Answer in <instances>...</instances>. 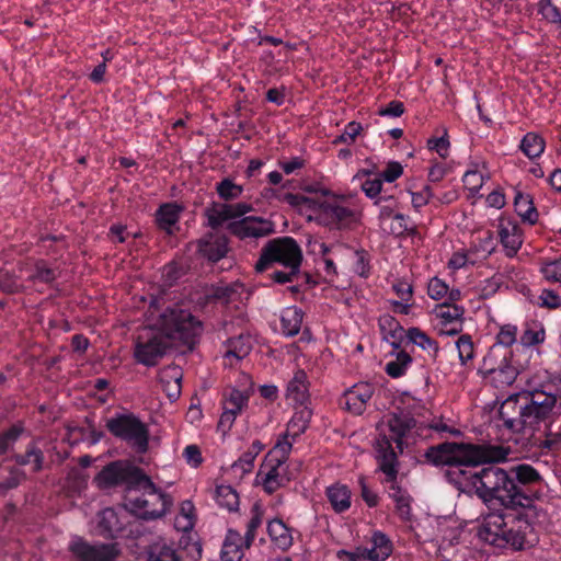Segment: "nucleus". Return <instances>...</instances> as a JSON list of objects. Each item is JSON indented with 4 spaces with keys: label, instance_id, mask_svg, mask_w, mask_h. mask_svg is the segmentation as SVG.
Listing matches in <instances>:
<instances>
[{
    "label": "nucleus",
    "instance_id": "32",
    "mask_svg": "<svg viewBox=\"0 0 561 561\" xmlns=\"http://www.w3.org/2000/svg\"><path fill=\"white\" fill-rule=\"evenodd\" d=\"M515 210L518 216L530 225L537 222L538 211L533 204V199L529 195H523L522 193H517L514 201Z\"/></svg>",
    "mask_w": 561,
    "mask_h": 561
},
{
    "label": "nucleus",
    "instance_id": "33",
    "mask_svg": "<svg viewBox=\"0 0 561 561\" xmlns=\"http://www.w3.org/2000/svg\"><path fill=\"white\" fill-rule=\"evenodd\" d=\"M523 153L529 159L540 157L546 148L545 139L536 133H527L519 146Z\"/></svg>",
    "mask_w": 561,
    "mask_h": 561
},
{
    "label": "nucleus",
    "instance_id": "60",
    "mask_svg": "<svg viewBox=\"0 0 561 561\" xmlns=\"http://www.w3.org/2000/svg\"><path fill=\"white\" fill-rule=\"evenodd\" d=\"M382 188V180L380 178L368 179L362 184V190L369 198H376Z\"/></svg>",
    "mask_w": 561,
    "mask_h": 561
},
{
    "label": "nucleus",
    "instance_id": "53",
    "mask_svg": "<svg viewBox=\"0 0 561 561\" xmlns=\"http://www.w3.org/2000/svg\"><path fill=\"white\" fill-rule=\"evenodd\" d=\"M545 330L543 329H533L527 328L520 335V343L524 346H534L545 341Z\"/></svg>",
    "mask_w": 561,
    "mask_h": 561
},
{
    "label": "nucleus",
    "instance_id": "46",
    "mask_svg": "<svg viewBox=\"0 0 561 561\" xmlns=\"http://www.w3.org/2000/svg\"><path fill=\"white\" fill-rule=\"evenodd\" d=\"M56 278V271L47 267L43 261H38L35 264L34 274H32L28 279L32 282L39 280L42 283L49 284Z\"/></svg>",
    "mask_w": 561,
    "mask_h": 561
},
{
    "label": "nucleus",
    "instance_id": "34",
    "mask_svg": "<svg viewBox=\"0 0 561 561\" xmlns=\"http://www.w3.org/2000/svg\"><path fill=\"white\" fill-rule=\"evenodd\" d=\"M13 459L20 466H25V465L33 462V465H34L33 471L39 472L44 467L45 458H44V453L42 451V449L38 448L35 443H31L27 446L25 454L15 455L13 457Z\"/></svg>",
    "mask_w": 561,
    "mask_h": 561
},
{
    "label": "nucleus",
    "instance_id": "5",
    "mask_svg": "<svg viewBox=\"0 0 561 561\" xmlns=\"http://www.w3.org/2000/svg\"><path fill=\"white\" fill-rule=\"evenodd\" d=\"M511 450L502 445L491 444H463L445 442L431 446L424 453L427 463L436 467H455L450 472H458L461 467L470 469L483 462H500L506 460Z\"/></svg>",
    "mask_w": 561,
    "mask_h": 561
},
{
    "label": "nucleus",
    "instance_id": "4",
    "mask_svg": "<svg viewBox=\"0 0 561 561\" xmlns=\"http://www.w3.org/2000/svg\"><path fill=\"white\" fill-rule=\"evenodd\" d=\"M416 424L408 413L392 414L388 422V433L381 432L376 439L377 460L379 470L386 476L385 482L390 483L389 496L396 502L399 516L408 520L411 515V499L397 483L398 455L392 447L394 443L400 453L403 449V438Z\"/></svg>",
    "mask_w": 561,
    "mask_h": 561
},
{
    "label": "nucleus",
    "instance_id": "55",
    "mask_svg": "<svg viewBox=\"0 0 561 561\" xmlns=\"http://www.w3.org/2000/svg\"><path fill=\"white\" fill-rule=\"evenodd\" d=\"M428 296L435 300H439L448 293V286L439 278L434 277L427 286Z\"/></svg>",
    "mask_w": 561,
    "mask_h": 561
},
{
    "label": "nucleus",
    "instance_id": "23",
    "mask_svg": "<svg viewBox=\"0 0 561 561\" xmlns=\"http://www.w3.org/2000/svg\"><path fill=\"white\" fill-rule=\"evenodd\" d=\"M244 540L237 530H228L221 550L222 561H241L243 558Z\"/></svg>",
    "mask_w": 561,
    "mask_h": 561
},
{
    "label": "nucleus",
    "instance_id": "15",
    "mask_svg": "<svg viewBox=\"0 0 561 561\" xmlns=\"http://www.w3.org/2000/svg\"><path fill=\"white\" fill-rule=\"evenodd\" d=\"M286 462L279 461V459H275L274 461H268L265 458L261 469L259 471V476H264L262 479V484L264 490L272 494L280 486H284L289 478L287 477V467Z\"/></svg>",
    "mask_w": 561,
    "mask_h": 561
},
{
    "label": "nucleus",
    "instance_id": "11",
    "mask_svg": "<svg viewBox=\"0 0 561 561\" xmlns=\"http://www.w3.org/2000/svg\"><path fill=\"white\" fill-rule=\"evenodd\" d=\"M510 355V350L492 346L484 357V367L496 387L512 385L519 374L518 369L508 363Z\"/></svg>",
    "mask_w": 561,
    "mask_h": 561
},
{
    "label": "nucleus",
    "instance_id": "57",
    "mask_svg": "<svg viewBox=\"0 0 561 561\" xmlns=\"http://www.w3.org/2000/svg\"><path fill=\"white\" fill-rule=\"evenodd\" d=\"M403 173L402 165L397 161H391L387 164L386 169L380 173L379 178L386 182H393Z\"/></svg>",
    "mask_w": 561,
    "mask_h": 561
},
{
    "label": "nucleus",
    "instance_id": "41",
    "mask_svg": "<svg viewBox=\"0 0 561 561\" xmlns=\"http://www.w3.org/2000/svg\"><path fill=\"white\" fill-rule=\"evenodd\" d=\"M249 397L240 390L232 389L229 396L225 399L224 410L232 411V414L238 415L248 404Z\"/></svg>",
    "mask_w": 561,
    "mask_h": 561
},
{
    "label": "nucleus",
    "instance_id": "20",
    "mask_svg": "<svg viewBox=\"0 0 561 561\" xmlns=\"http://www.w3.org/2000/svg\"><path fill=\"white\" fill-rule=\"evenodd\" d=\"M286 396L298 407H307L309 401V381L305 370L298 369L289 380L286 389Z\"/></svg>",
    "mask_w": 561,
    "mask_h": 561
},
{
    "label": "nucleus",
    "instance_id": "8",
    "mask_svg": "<svg viewBox=\"0 0 561 561\" xmlns=\"http://www.w3.org/2000/svg\"><path fill=\"white\" fill-rule=\"evenodd\" d=\"M147 561H201L202 541L197 535H182L178 543L158 538L146 547Z\"/></svg>",
    "mask_w": 561,
    "mask_h": 561
},
{
    "label": "nucleus",
    "instance_id": "59",
    "mask_svg": "<svg viewBox=\"0 0 561 561\" xmlns=\"http://www.w3.org/2000/svg\"><path fill=\"white\" fill-rule=\"evenodd\" d=\"M359 485H360V494L365 503L369 507H375L378 505L379 496L376 492H374L366 483L365 478H359Z\"/></svg>",
    "mask_w": 561,
    "mask_h": 561
},
{
    "label": "nucleus",
    "instance_id": "61",
    "mask_svg": "<svg viewBox=\"0 0 561 561\" xmlns=\"http://www.w3.org/2000/svg\"><path fill=\"white\" fill-rule=\"evenodd\" d=\"M131 233L127 231V227L124 225H113L110 228V232L107 233V239H111L114 242L123 243L125 242Z\"/></svg>",
    "mask_w": 561,
    "mask_h": 561
},
{
    "label": "nucleus",
    "instance_id": "35",
    "mask_svg": "<svg viewBox=\"0 0 561 561\" xmlns=\"http://www.w3.org/2000/svg\"><path fill=\"white\" fill-rule=\"evenodd\" d=\"M263 515L264 511L262 505L260 503H254L251 508V518L247 525V531L244 536V546L247 549L251 547L255 538V531L263 523Z\"/></svg>",
    "mask_w": 561,
    "mask_h": 561
},
{
    "label": "nucleus",
    "instance_id": "17",
    "mask_svg": "<svg viewBox=\"0 0 561 561\" xmlns=\"http://www.w3.org/2000/svg\"><path fill=\"white\" fill-rule=\"evenodd\" d=\"M499 236L507 256H514L522 247V230L518 225L510 218L499 219Z\"/></svg>",
    "mask_w": 561,
    "mask_h": 561
},
{
    "label": "nucleus",
    "instance_id": "42",
    "mask_svg": "<svg viewBox=\"0 0 561 561\" xmlns=\"http://www.w3.org/2000/svg\"><path fill=\"white\" fill-rule=\"evenodd\" d=\"M290 434L285 433L282 439H278L276 445L267 453L266 459L274 461L279 459L282 462H286L291 450V442L288 440Z\"/></svg>",
    "mask_w": 561,
    "mask_h": 561
},
{
    "label": "nucleus",
    "instance_id": "10",
    "mask_svg": "<svg viewBox=\"0 0 561 561\" xmlns=\"http://www.w3.org/2000/svg\"><path fill=\"white\" fill-rule=\"evenodd\" d=\"M302 252L299 244L290 237H282L270 240L261 250L255 263L256 272L266 271L271 264L279 263L283 266H300Z\"/></svg>",
    "mask_w": 561,
    "mask_h": 561
},
{
    "label": "nucleus",
    "instance_id": "62",
    "mask_svg": "<svg viewBox=\"0 0 561 561\" xmlns=\"http://www.w3.org/2000/svg\"><path fill=\"white\" fill-rule=\"evenodd\" d=\"M482 182V175L479 174L477 171H467L463 175V183L473 193H477L481 188Z\"/></svg>",
    "mask_w": 561,
    "mask_h": 561
},
{
    "label": "nucleus",
    "instance_id": "9",
    "mask_svg": "<svg viewBox=\"0 0 561 561\" xmlns=\"http://www.w3.org/2000/svg\"><path fill=\"white\" fill-rule=\"evenodd\" d=\"M107 431L127 443L137 454L148 451L150 432L136 414L128 411L117 413L107 420Z\"/></svg>",
    "mask_w": 561,
    "mask_h": 561
},
{
    "label": "nucleus",
    "instance_id": "28",
    "mask_svg": "<svg viewBox=\"0 0 561 561\" xmlns=\"http://www.w3.org/2000/svg\"><path fill=\"white\" fill-rule=\"evenodd\" d=\"M304 313L297 307H288L283 310L280 316L282 331L287 336H294L299 333L302 324Z\"/></svg>",
    "mask_w": 561,
    "mask_h": 561
},
{
    "label": "nucleus",
    "instance_id": "14",
    "mask_svg": "<svg viewBox=\"0 0 561 561\" xmlns=\"http://www.w3.org/2000/svg\"><path fill=\"white\" fill-rule=\"evenodd\" d=\"M227 228L239 239H259L267 237L274 232V225L272 221L253 216L231 221L228 224Z\"/></svg>",
    "mask_w": 561,
    "mask_h": 561
},
{
    "label": "nucleus",
    "instance_id": "3",
    "mask_svg": "<svg viewBox=\"0 0 561 561\" xmlns=\"http://www.w3.org/2000/svg\"><path fill=\"white\" fill-rule=\"evenodd\" d=\"M159 327L158 332L146 330L147 340L142 341L144 336L139 335L136 344V360L148 367L156 366L159 358L178 341L188 346L194 345L203 331L202 322L182 309L168 308L160 316Z\"/></svg>",
    "mask_w": 561,
    "mask_h": 561
},
{
    "label": "nucleus",
    "instance_id": "24",
    "mask_svg": "<svg viewBox=\"0 0 561 561\" xmlns=\"http://www.w3.org/2000/svg\"><path fill=\"white\" fill-rule=\"evenodd\" d=\"M181 211L182 207L175 203L161 205L156 211V222L158 227L171 234L172 227L179 221Z\"/></svg>",
    "mask_w": 561,
    "mask_h": 561
},
{
    "label": "nucleus",
    "instance_id": "64",
    "mask_svg": "<svg viewBox=\"0 0 561 561\" xmlns=\"http://www.w3.org/2000/svg\"><path fill=\"white\" fill-rule=\"evenodd\" d=\"M539 447L548 450H558L561 448V433H547L546 439L539 444Z\"/></svg>",
    "mask_w": 561,
    "mask_h": 561
},
{
    "label": "nucleus",
    "instance_id": "54",
    "mask_svg": "<svg viewBox=\"0 0 561 561\" xmlns=\"http://www.w3.org/2000/svg\"><path fill=\"white\" fill-rule=\"evenodd\" d=\"M25 478L26 476L22 470L12 468L10 476L0 483V494H4L7 491L16 488Z\"/></svg>",
    "mask_w": 561,
    "mask_h": 561
},
{
    "label": "nucleus",
    "instance_id": "7",
    "mask_svg": "<svg viewBox=\"0 0 561 561\" xmlns=\"http://www.w3.org/2000/svg\"><path fill=\"white\" fill-rule=\"evenodd\" d=\"M558 397H561V389H556L553 383L537 385L533 380L528 381L527 388L522 391V399L526 407L529 436L534 435L540 423L551 421L561 410V407H556Z\"/></svg>",
    "mask_w": 561,
    "mask_h": 561
},
{
    "label": "nucleus",
    "instance_id": "30",
    "mask_svg": "<svg viewBox=\"0 0 561 561\" xmlns=\"http://www.w3.org/2000/svg\"><path fill=\"white\" fill-rule=\"evenodd\" d=\"M208 226L213 229L219 228L224 222L232 219L229 204L213 203L205 209Z\"/></svg>",
    "mask_w": 561,
    "mask_h": 561
},
{
    "label": "nucleus",
    "instance_id": "1",
    "mask_svg": "<svg viewBox=\"0 0 561 561\" xmlns=\"http://www.w3.org/2000/svg\"><path fill=\"white\" fill-rule=\"evenodd\" d=\"M106 472L107 485H126L125 507L145 520L164 516L173 504L170 494L160 490L141 468L128 460L107 463Z\"/></svg>",
    "mask_w": 561,
    "mask_h": 561
},
{
    "label": "nucleus",
    "instance_id": "47",
    "mask_svg": "<svg viewBox=\"0 0 561 561\" xmlns=\"http://www.w3.org/2000/svg\"><path fill=\"white\" fill-rule=\"evenodd\" d=\"M23 432L20 425H12L8 431L0 434V455L5 454L10 447L19 439Z\"/></svg>",
    "mask_w": 561,
    "mask_h": 561
},
{
    "label": "nucleus",
    "instance_id": "37",
    "mask_svg": "<svg viewBox=\"0 0 561 561\" xmlns=\"http://www.w3.org/2000/svg\"><path fill=\"white\" fill-rule=\"evenodd\" d=\"M216 501L219 506L230 512L237 511L239 506V495L230 485L217 486Z\"/></svg>",
    "mask_w": 561,
    "mask_h": 561
},
{
    "label": "nucleus",
    "instance_id": "45",
    "mask_svg": "<svg viewBox=\"0 0 561 561\" xmlns=\"http://www.w3.org/2000/svg\"><path fill=\"white\" fill-rule=\"evenodd\" d=\"M23 289L24 287L18 283V277L13 273L0 268V290L5 294H18Z\"/></svg>",
    "mask_w": 561,
    "mask_h": 561
},
{
    "label": "nucleus",
    "instance_id": "44",
    "mask_svg": "<svg viewBox=\"0 0 561 561\" xmlns=\"http://www.w3.org/2000/svg\"><path fill=\"white\" fill-rule=\"evenodd\" d=\"M517 337V328L512 324H504L501 327L497 335L496 343L493 346H500L502 348L508 350L516 342Z\"/></svg>",
    "mask_w": 561,
    "mask_h": 561
},
{
    "label": "nucleus",
    "instance_id": "31",
    "mask_svg": "<svg viewBox=\"0 0 561 561\" xmlns=\"http://www.w3.org/2000/svg\"><path fill=\"white\" fill-rule=\"evenodd\" d=\"M252 350V340L250 335L240 334L237 337H232L228 341L226 357H234L240 360L249 355Z\"/></svg>",
    "mask_w": 561,
    "mask_h": 561
},
{
    "label": "nucleus",
    "instance_id": "52",
    "mask_svg": "<svg viewBox=\"0 0 561 561\" xmlns=\"http://www.w3.org/2000/svg\"><path fill=\"white\" fill-rule=\"evenodd\" d=\"M449 140L447 129L444 128L443 135L438 138H431L427 140V147L431 150H435L439 157L446 158L448 156Z\"/></svg>",
    "mask_w": 561,
    "mask_h": 561
},
{
    "label": "nucleus",
    "instance_id": "25",
    "mask_svg": "<svg viewBox=\"0 0 561 561\" xmlns=\"http://www.w3.org/2000/svg\"><path fill=\"white\" fill-rule=\"evenodd\" d=\"M267 533L271 540L282 550H288L293 546V536L289 528L282 519H273L267 524Z\"/></svg>",
    "mask_w": 561,
    "mask_h": 561
},
{
    "label": "nucleus",
    "instance_id": "36",
    "mask_svg": "<svg viewBox=\"0 0 561 561\" xmlns=\"http://www.w3.org/2000/svg\"><path fill=\"white\" fill-rule=\"evenodd\" d=\"M463 313V307L455 304L444 302L436 308V316L442 320L445 327H448L449 323L462 320Z\"/></svg>",
    "mask_w": 561,
    "mask_h": 561
},
{
    "label": "nucleus",
    "instance_id": "40",
    "mask_svg": "<svg viewBox=\"0 0 561 561\" xmlns=\"http://www.w3.org/2000/svg\"><path fill=\"white\" fill-rule=\"evenodd\" d=\"M216 191L220 198L225 201H232L241 196L243 188L232 180L225 178L217 183Z\"/></svg>",
    "mask_w": 561,
    "mask_h": 561
},
{
    "label": "nucleus",
    "instance_id": "2",
    "mask_svg": "<svg viewBox=\"0 0 561 561\" xmlns=\"http://www.w3.org/2000/svg\"><path fill=\"white\" fill-rule=\"evenodd\" d=\"M460 490L471 488L476 495L484 504H499L505 510L517 511L519 508H531L533 501L543 497V492L536 489L534 492L520 491L510 471L497 466L484 467L480 470H458Z\"/></svg>",
    "mask_w": 561,
    "mask_h": 561
},
{
    "label": "nucleus",
    "instance_id": "43",
    "mask_svg": "<svg viewBox=\"0 0 561 561\" xmlns=\"http://www.w3.org/2000/svg\"><path fill=\"white\" fill-rule=\"evenodd\" d=\"M458 356L462 365L471 363L474 358V345L469 334H462L456 342Z\"/></svg>",
    "mask_w": 561,
    "mask_h": 561
},
{
    "label": "nucleus",
    "instance_id": "27",
    "mask_svg": "<svg viewBox=\"0 0 561 561\" xmlns=\"http://www.w3.org/2000/svg\"><path fill=\"white\" fill-rule=\"evenodd\" d=\"M327 496L336 513H342L351 506V491L346 485L336 483L329 486Z\"/></svg>",
    "mask_w": 561,
    "mask_h": 561
},
{
    "label": "nucleus",
    "instance_id": "16",
    "mask_svg": "<svg viewBox=\"0 0 561 561\" xmlns=\"http://www.w3.org/2000/svg\"><path fill=\"white\" fill-rule=\"evenodd\" d=\"M374 386L368 382H362L346 390L343 396L346 410L353 414L360 415L366 410L367 402L374 394Z\"/></svg>",
    "mask_w": 561,
    "mask_h": 561
},
{
    "label": "nucleus",
    "instance_id": "49",
    "mask_svg": "<svg viewBox=\"0 0 561 561\" xmlns=\"http://www.w3.org/2000/svg\"><path fill=\"white\" fill-rule=\"evenodd\" d=\"M182 375L176 368H169L165 369L162 375L160 374V381L162 383L165 382L167 378H170L173 380V383L171 385L170 389H167L168 397L170 399H175L180 394V381H181Z\"/></svg>",
    "mask_w": 561,
    "mask_h": 561
},
{
    "label": "nucleus",
    "instance_id": "50",
    "mask_svg": "<svg viewBox=\"0 0 561 561\" xmlns=\"http://www.w3.org/2000/svg\"><path fill=\"white\" fill-rule=\"evenodd\" d=\"M255 457L249 453L248 450L244 451L238 460H236L231 465V470L236 473H240V477H243L245 473H249L252 471L254 466Z\"/></svg>",
    "mask_w": 561,
    "mask_h": 561
},
{
    "label": "nucleus",
    "instance_id": "22",
    "mask_svg": "<svg viewBox=\"0 0 561 561\" xmlns=\"http://www.w3.org/2000/svg\"><path fill=\"white\" fill-rule=\"evenodd\" d=\"M371 543V548H364L366 560L386 561L392 553V542L381 531H375L373 534Z\"/></svg>",
    "mask_w": 561,
    "mask_h": 561
},
{
    "label": "nucleus",
    "instance_id": "12",
    "mask_svg": "<svg viewBox=\"0 0 561 561\" xmlns=\"http://www.w3.org/2000/svg\"><path fill=\"white\" fill-rule=\"evenodd\" d=\"M522 391L511 394L506 398L500 409L499 417L503 422V426L513 433L529 435L528 419L525 412V404L522 403Z\"/></svg>",
    "mask_w": 561,
    "mask_h": 561
},
{
    "label": "nucleus",
    "instance_id": "19",
    "mask_svg": "<svg viewBox=\"0 0 561 561\" xmlns=\"http://www.w3.org/2000/svg\"><path fill=\"white\" fill-rule=\"evenodd\" d=\"M512 480L520 491L534 492L530 488L537 486L543 482L540 472L528 463H518L510 468Z\"/></svg>",
    "mask_w": 561,
    "mask_h": 561
},
{
    "label": "nucleus",
    "instance_id": "48",
    "mask_svg": "<svg viewBox=\"0 0 561 561\" xmlns=\"http://www.w3.org/2000/svg\"><path fill=\"white\" fill-rule=\"evenodd\" d=\"M540 272L549 282L561 283V256L541 264Z\"/></svg>",
    "mask_w": 561,
    "mask_h": 561
},
{
    "label": "nucleus",
    "instance_id": "18",
    "mask_svg": "<svg viewBox=\"0 0 561 561\" xmlns=\"http://www.w3.org/2000/svg\"><path fill=\"white\" fill-rule=\"evenodd\" d=\"M198 253L210 262H218L228 252V239L222 234L208 233L197 241Z\"/></svg>",
    "mask_w": 561,
    "mask_h": 561
},
{
    "label": "nucleus",
    "instance_id": "51",
    "mask_svg": "<svg viewBox=\"0 0 561 561\" xmlns=\"http://www.w3.org/2000/svg\"><path fill=\"white\" fill-rule=\"evenodd\" d=\"M287 268V271H275L273 272L270 277L273 282L277 284H286V283H294L298 279L299 273H300V266H296L295 268L293 266H284Z\"/></svg>",
    "mask_w": 561,
    "mask_h": 561
},
{
    "label": "nucleus",
    "instance_id": "58",
    "mask_svg": "<svg viewBox=\"0 0 561 561\" xmlns=\"http://www.w3.org/2000/svg\"><path fill=\"white\" fill-rule=\"evenodd\" d=\"M409 230L408 218L404 215L397 213L392 218L389 231L394 236H402Z\"/></svg>",
    "mask_w": 561,
    "mask_h": 561
},
{
    "label": "nucleus",
    "instance_id": "26",
    "mask_svg": "<svg viewBox=\"0 0 561 561\" xmlns=\"http://www.w3.org/2000/svg\"><path fill=\"white\" fill-rule=\"evenodd\" d=\"M379 327L385 339L390 341V344L394 348H399L400 343L407 333L399 321L394 317L386 314L379 319Z\"/></svg>",
    "mask_w": 561,
    "mask_h": 561
},
{
    "label": "nucleus",
    "instance_id": "56",
    "mask_svg": "<svg viewBox=\"0 0 561 561\" xmlns=\"http://www.w3.org/2000/svg\"><path fill=\"white\" fill-rule=\"evenodd\" d=\"M362 125L357 122H351L346 125L342 135H340L334 142H354L355 138L362 131Z\"/></svg>",
    "mask_w": 561,
    "mask_h": 561
},
{
    "label": "nucleus",
    "instance_id": "6",
    "mask_svg": "<svg viewBox=\"0 0 561 561\" xmlns=\"http://www.w3.org/2000/svg\"><path fill=\"white\" fill-rule=\"evenodd\" d=\"M530 529V524L522 515L506 516L503 512H492L483 518L478 536L496 548L523 550Z\"/></svg>",
    "mask_w": 561,
    "mask_h": 561
},
{
    "label": "nucleus",
    "instance_id": "39",
    "mask_svg": "<svg viewBox=\"0 0 561 561\" xmlns=\"http://www.w3.org/2000/svg\"><path fill=\"white\" fill-rule=\"evenodd\" d=\"M405 336L409 342L422 347L423 350H433L434 352L438 351L437 343L419 328H410L407 331Z\"/></svg>",
    "mask_w": 561,
    "mask_h": 561
},
{
    "label": "nucleus",
    "instance_id": "21",
    "mask_svg": "<svg viewBox=\"0 0 561 561\" xmlns=\"http://www.w3.org/2000/svg\"><path fill=\"white\" fill-rule=\"evenodd\" d=\"M69 549L77 561H105V545L92 546L82 538H77Z\"/></svg>",
    "mask_w": 561,
    "mask_h": 561
},
{
    "label": "nucleus",
    "instance_id": "63",
    "mask_svg": "<svg viewBox=\"0 0 561 561\" xmlns=\"http://www.w3.org/2000/svg\"><path fill=\"white\" fill-rule=\"evenodd\" d=\"M183 456L187 463L192 465L195 468L198 467L203 461L202 453L196 445H188L184 449Z\"/></svg>",
    "mask_w": 561,
    "mask_h": 561
},
{
    "label": "nucleus",
    "instance_id": "38",
    "mask_svg": "<svg viewBox=\"0 0 561 561\" xmlns=\"http://www.w3.org/2000/svg\"><path fill=\"white\" fill-rule=\"evenodd\" d=\"M412 363V357L404 351L397 353L396 359L386 364L385 371L392 378L403 376Z\"/></svg>",
    "mask_w": 561,
    "mask_h": 561
},
{
    "label": "nucleus",
    "instance_id": "13",
    "mask_svg": "<svg viewBox=\"0 0 561 561\" xmlns=\"http://www.w3.org/2000/svg\"><path fill=\"white\" fill-rule=\"evenodd\" d=\"M319 220L325 226L346 228L357 220L353 209L341 201H325L319 207Z\"/></svg>",
    "mask_w": 561,
    "mask_h": 561
},
{
    "label": "nucleus",
    "instance_id": "29",
    "mask_svg": "<svg viewBox=\"0 0 561 561\" xmlns=\"http://www.w3.org/2000/svg\"><path fill=\"white\" fill-rule=\"evenodd\" d=\"M311 416L312 411L308 407H299L288 422L286 433L293 438L299 436L307 430Z\"/></svg>",
    "mask_w": 561,
    "mask_h": 561
}]
</instances>
